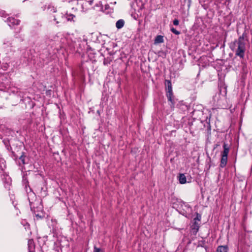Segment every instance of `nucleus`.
<instances>
[{
  "mask_svg": "<svg viewBox=\"0 0 252 252\" xmlns=\"http://www.w3.org/2000/svg\"><path fill=\"white\" fill-rule=\"evenodd\" d=\"M230 48L235 52V55L243 59L246 51V42L243 35L240 36L238 40H235L230 44Z\"/></svg>",
  "mask_w": 252,
  "mask_h": 252,
  "instance_id": "nucleus-1",
  "label": "nucleus"
},
{
  "mask_svg": "<svg viewBox=\"0 0 252 252\" xmlns=\"http://www.w3.org/2000/svg\"><path fill=\"white\" fill-rule=\"evenodd\" d=\"M77 3L78 8L81 9L83 12H86L91 8V6L83 0H80Z\"/></svg>",
  "mask_w": 252,
  "mask_h": 252,
  "instance_id": "nucleus-2",
  "label": "nucleus"
},
{
  "mask_svg": "<svg viewBox=\"0 0 252 252\" xmlns=\"http://www.w3.org/2000/svg\"><path fill=\"white\" fill-rule=\"evenodd\" d=\"M7 22L10 27L18 25L20 22V20L16 19L13 17H9L7 20Z\"/></svg>",
  "mask_w": 252,
  "mask_h": 252,
  "instance_id": "nucleus-3",
  "label": "nucleus"
},
{
  "mask_svg": "<svg viewBox=\"0 0 252 252\" xmlns=\"http://www.w3.org/2000/svg\"><path fill=\"white\" fill-rule=\"evenodd\" d=\"M223 151L221 154V156L227 157L229 152V148L227 144L224 143L223 145Z\"/></svg>",
  "mask_w": 252,
  "mask_h": 252,
  "instance_id": "nucleus-4",
  "label": "nucleus"
},
{
  "mask_svg": "<svg viewBox=\"0 0 252 252\" xmlns=\"http://www.w3.org/2000/svg\"><path fill=\"white\" fill-rule=\"evenodd\" d=\"M165 85L166 86V92H172L171 82L170 80H166Z\"/></svg>",
  "mask_w": 252,
  "mask_h": 252,
  "instance_id": "nucleus-5",
  "label": "nucleus"
},
{
  "mask_svg": "<svg viewBox=\"0 0 252 252\" xmlns=\"http://www.w3.org/2000/svg\"><path fill=\"white\" fill-rule=\"evenodd\" d=\"M125 24V21L123 19H120L116 23V27L117 29H120L122 28Z\"/></svg>",
  "mask_w": 252,
  "mask_h": 252,
  "instance_id": "nucleus-6",
  "label": "nucleus"
},
{
  "mask_svg": "<svg viewBox=\"0 0 252 252\" xmlns=\"http://www.w3.org/2000/svg\"><path fill=\"white\" fill-rule=\"evenodd\" d=\"M227 157L224 156H221L220 166L222 168L224 167L227 163Z\"/></svg>",
  "mask_w": 252,
  "mask_h": 252,
  "instance_id": "nucleus-7",
  "label": "nucleus"
},
{
  "mask_svg": "<svg viewBox=\"0 0 252 252\" xmlns=\"http://www.w3.org/2000/svg\"><path fill=\"white\" fill-rule=\"evenodd\" d=\"M228 247L226 246H219L217 249V252H227Z\"/></svg>",
  "mask_w": 252,
  "mask_h": 252,
  "instance_id": "nucleus-8",
  "label": "nucleus"
},
{
  "mask_svg": "<svg viewBox=\"0 0 252 252\" xmlns=\"http://www.w3.org/2000/svg\"><path fill=\"white\" fill-rule=\"evenodd\" d=\"M179 180L180 184H184L186 183V177L184 174H180L179 176Z\"/></svg>",
  "mask_w": 252,
  "mask_h": 252,
  "instance_id": "nucleus-9",
  "label": "nucleus"
},
{
  "mask_svg": "<svg viewBox=\"0 0 252 252\" xmlns=\"http://www.w3.org/2000/svg\"><path fill=\"white\" fill-rule=\"evenodd\" d=\"M166 93H167L166 95H167V97L168 98V100L169 101H170L172 104H173L174 101H173V95L172 92H166Z\"/></svg>",
  "mask_w": 252,
  "mask_h": 252,
  "instance_id": "nucleus-10",
  "label": "nucleus"
},
{
  "mask_svg": "<svg viewBox=\"0 0 252 252\" xmlns=\"http://www.w3.org/2000/svg\"><path fill=\"white\" fill-rule=\"evenodd\" d=\"M163 42V37L162 35H158L155 40V43H162Z\"/></svg>",
  "mask_w": 252,
  "mask_h": 252,
  "instance_id": "nucleus-11",
  "label": "nucleus"
},
{
  "mask_svg": "<svg viewBox=\"0 0 252 252\" xmlns=\"http://www.w3.org/2000/svg\"><path fill=\"white\" fill-rule=\"evenodd\" d=\"M201 216L200 215L197 214L196 217L194 218V227H196V220L200 221Z\"/></svg>",
  "mask_w": 252,
  "mask_h": 252,
  "instance_id": "nucleus-12",
  "label": "nucleus"
},
{
  "mask_svg": "<svg viewBox=\"0 0 252 252\" xmlns=\"http://www.w3.org/2000/svg\"><path fill=\"white\" fill-rule=\"evenodd\" d=\"M75 17V15L73 14L67 15V19L68 21H72L73 20V18Z\"/></svg>",
  "mask_w": 252,
  "mask_h": 252,
  "instance_id": "nucleus-13",
  "label": "nucleus"
},
{
  "mask_svg": "<svg viewBox=\"0 0 252 252\" xmlns=\"http://www.w3.org/2000/svg\"><path fill=\"white\" fill-rule=\"evenodd\" d=\"M171 32L174 33V34H176V35H179L180 34V32L177 30H176L175 29H174V28H172L171 29Z\"/></svg>",
  "mask_w": 252,
  "mask_h": 252,
  "instance_id": "nucleus-14",
  "label": "nucleus"
},
{
  "mask_svg": "<svg viewBox=\"0 0 252 252\" xmlns=\"http://www.w3.org/2000/svg\"><path fill=\"white\" fill-rule=\"evenodd\" d=\"M94 252H103V251L100 248H96V247H94Z\"/></svg>",
  "mask_w": 252,
  "mask_h": 252,
  "instance_id": "nucleus-15",
  "label": "nucleus"
},
{
  "mask_svg": "<svg viewBox=\"0 0 252 252\" xmlns=\"http://www.w3.org/2000/svg\"><path fill=\"white\" fill-rule=\"evenodd\" d=\"M84 1L87 2V3L91 6L94 0H83Z\"/></svg>",
  "mask_w": 252,
  "mask_h": 252,
  "instance_id": "nucleus-16",
  "label": "nucleus"
},
{
  "mask_svg": "<svg viewBox=\"0 0 252 252\" xmlns=\"http://www.w3.org/2000/svg\"><path fill=\"white\" fill-rule=\"evenodd\" d=\"M179 24V20L178 19H175L173 21V24L175 26H178Z\"/></svg>",
  "mask_w": 252,
  "mask_h": 252,
  "instance_id": "nucleus-17",
  "label": "nucleus"
},
{
  "mask_svg": "<svg viewBox=\"0 0 252 252\" xmlns=\"http://www.w3.org/2000/svg\"><path fill=\"white\" fill-rule=\"evenodd\" d=\"M4 15V12L2 10H0V16H3Z\"/></svg>",
  "mask_w": 252,
  "mask_h": 252,
  "instance_id": "nucleus-18",
  "label": "nucleus"
},
{
  "mask_svg": "<svg viewBox=\"0 0 252 252\" xmlns=\"http://www.w3.org/2000/svg\"><path fill=\"white\" fill-rule=\"evenodd\" d=\"M103 63L104 64H107L108 63H108L106 60H104Z\"/></svg>",
  "mask_w": 252,
  "mask_h": 252,
  "instance_id": "nucleus-19",
  "label": "nucleus"
},
{
  "mask_svg": "<svg viewBox=\"0 0 252 252\" xmlns=\"http://www.w3.org/2000/svg\"><path fill=\"white\" fill-rule=\"evenodd\" d=\"M20 159H21L22 161V162H23V163L24 164V163H25V161H24V159H23V157H21V158H20Z\"/></svg>",
  "mask_w": 252,
  "mask_h": 252,
  "instance_id": "nucleus-20",
  "label": "nucleus"
},
{
  "mask_svg": "<svg viewBox=\"0 0 252 252\" xmlns=\"http://www.w3.org/2000/svg\"><path fill=\"white\" fill-rule=\"evenodd\" d=\"M32 240H29V244L30 245V244H32Z\"/></svg>",
  "mask_w": 252,
  "mask_h": 252,
  "instance_id": "nucleus-21",
  "label": "nucleus"
},
{
  "mask_svg": "<svg viewBox=\"0 0 252 252\" xmlns=\"http://www.w3.org/2000/svg\"><path fill=\"white\" fill-rule=\"evenodd\" d=\"M189 0V4L191 1H190V0Z\"/></svg>",
  "mask_w": 252,
  "mask_h": 252,
  "instance_id": "nucleus-22",
  "label": "nucleus"
},
{
  "mask_svg": "<svg viewBox=\"0 0 252 252\" xmlns=\"http://www.w3.org/2000/svg\"><path fill=\"white\" fill-rule=\"evenodd\" d=\"M42 189H43V188H41V191H42Z\"/></svg>",
  "mask_w": 252,
  "mask_h": 252,
  "instance_id": "nucleus-23",
  "label": "nucleus"
}]
</instances>
